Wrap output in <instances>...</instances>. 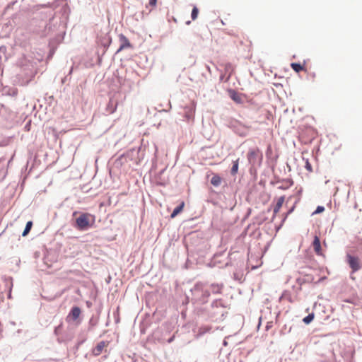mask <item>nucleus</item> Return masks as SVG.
<instances>
[{
    "instance_id": "10",
    "label": "nucleus",
    "mask_w": 362,
    "mask_h": 362,
    "mask_svg": "<svg viewBox=\"0 0 362 362\" xmlns=\"http://www.w3.org/2000/svg\"><path fill=\"white\" fill-rule=\"evenodd\" d=\"M81 315V309L78 307H74L69 317H71L73 320H76Z\"/></svg>"
},
{
    "instance_id": "2",
    "label": "nucleus",
    "mask_w": 362,
    "mask_h": 362,
    "mask_svg": "<svg viewBox=\"0 0 362 362\" xmlns=\"http://www.w3.org/2000/svg\"><path fill=\"white\" fill-rule=\"evenodd\" d=\"M196 110V104L193 102L189 105L184 107V117L188 122H193L194 119V114Z\"/></svg>"
},
{
    "instance_id": "19",
    "label": "nucleus",
    "mask_w": 362,
    "mask_h": 362,
    "mask_svg": "<svg viewBox=\"0 0 362 362\" xmlns=\"http://www.w3.org/2000/svg\"><path fill=\"white\" fill-rule=\"evenodd\" d=\"M325 210V208L323 206H317V209L315 210V214H319Z\"/></svg>"
},
{
    "instance_id": "15",
    "label": "nucleus",
    "mask_w": 362,
    "mask_h": 362,
    "mask_svg": "<svg viewBox=\"0 0 362 362\" xmlns=\"http://www.w3.org/2000/svg\"><path fill=\"white\" fill-rule=\"evenodd\" d=\"M32 226H33L32 221H30L27 222L25 228L23 232L22 235L26 236L29 233L30 230H31Z\"/></svg>"
},
{
    "instance_id": "6",
    "label": "nucleus",
    "mask_w": 362,
    "mask_h": 362,
    "mask_svg": "<svg viewBox=\"0 0 362 362\" xmlns=\"http://www.w3.org/2000/svg\"><path fill=\"white\" fill-rule=\"evenodd\" d=\"M313 247L315 252L320 256H324V254L322 252V250L321 247V243L320 238L315 235L313 242Z\"/></svg>"
},
{
    "instance_id": "7",
    "label": "nucleus",
    "mask_w": 362,
    "mask_h": 362,
    "mask_svg": "<svg viewBox=\"0 0 362 362\" xmlns=\"http://www.w3.org/2000/svg\"><path fill=\"white\" fill-rule=\"evenodd\" d=\"M259 151L258 149H252L247 153V159L250 163L255 165L257 162V158Z\"/></svg>"
},
{
    "instance_id": "1",
    "label": "nucleus",
    "mask_w": 362,
    "mask_h": 362,
    "mask_svg": "<svg viewBox=\"0 0 362 362\" xmlns=\"http://www.w3.org/2000/svg\"><path fill=\"white\" fill-rule=\"evenodd\" d=\"M94 222V216L89 213H82L76 219L75 227L79 230H86Z\"/></svg>"
},
{
    "instance_id": "3",
    "label": "nucleus",
    "mask_w": 362,
    "mask_h": 362,
    "mask_svg": "<svg viewBox=\"0 0 362 362\" xmlns=\"http://www.w3.org/2000/svg\"><path fill=\"white\" fill-rule=\"evenodd\" d=\"M347 260L350 267L352 269V273L356 272V271L360 269L361 266L359 259L358 257L348 255Z\"/></svg>"
},
{
    "instance_id": "14",
    "label": "nucleus",
    "mask_w": 362,
    "mask_h": 362,
    "mask_svg": "<svg viewBox=\"0 0 362 362\" xmlns=\"http://www.w3.org/2000/svg\"><path fill=\"white\" fill-rule=\"evenodd\" d=\"M238 165H239V158L233 162V166L231 168V174L235 175L238 171Z\"/></svg>"
},
{
    "instance_id": "22",
    "label": "nucleus",
    "mask_w": 362,
    "mask_h": 362,
    "mask_svg": "<svg viewBox=\"0 0 362 362\" xmlns=\"http://www.w3.org/2000/svg\"><path fill=\"white\" fill-rule=\"evenodd\" d=\"M77 214L76 211L74 212L73 215L75 216Z\"/></svg>"
},
{
    "instance_id": "5",
    "label": "nucleus",
    "mask_w": 362,
    "mask_h": 362,
    "mask_svg": "<svg viewBox=\"0 0 362 362\" xmlns=\"http://www.w3.org/2000/svg\"><path fill=\"white\" fill-rule=\"evenodd\" d=\"M119 41H120V47L117 52H120L121 50L126 49V48H130L132 47V45L129 42V40L128 38L124 35L123 34H120L119 35Z\"/></svg>"
},
{
    "instance_id": "18",
    "label": "nucleus",
    "mask_w": 362,
    "mask_h": 362,
    "mask_svg": "<svg viewBox=\"0 0 362 362\" xmlns=\"http://www.w3.org/2000/svg\"><path fill=\"white\" fill-rule=\"evenodd\" d=\"M305 168L309 171V172H312V165L311 164L309 163L308 160H306L305 161Z\"/></svg>"
},
{
    "instance_id": "21",
    "label": "nucleus",
    "mask_w": 362,
    "mask_h": 362,
    "mask_svg": "<svg viewBox=\"0 0 362 362\" xmlns=\"http://www.w3.org/2000/svg\"><path fill=\"white\" fill-rule=\"evenodd\" d=\"M172 341H173V338L170 339L168 341L171 342Z\"/></svg>"
},
{
    "instance_id": "17",
    "label": "nucleus",
    "mask_w": 362,
    "mask_h": 362,
    "mask_svg": "<svg viewBox=\"0 0 362 362\" xmlns=\"http://www.w3.org/2000/svg\"><path fill=\"white\" fill-rule=\"evenodd\" d=\"M198 13H199V10L198 8L194 6L192 11V14H191V16H192V19L193 21H194L195 19H197V16H198Z\"/></svg>"
},
{
    "instance_id": "23",
    "label": "nucleus",
    "mask_w": 362,
    "mask_h": 362,
    "mask_svg": "<svg viewBox=\"0 0 362 362\" xmlns=\"http://www.w3.org/2000/svg\"><path fill=\"white\" fill-rule=\"evenodd\" d=\"M351 278L352 279H354V280L355 279V278H354V276H351Z\"/></svg>"
},
{
    "instance_id": "8",
    "label": "nucleus",
    "mask_w": 362,
    "mask_h": 362,
    "mask_svg": "<svg viewBox=\"0 0 362 362\" xmlns=\"http://www.w3.org/2000/svg\"><path fill=\"white\" fill-rule=\"evenodd\" d=\"M107 344L108 343L105 341L99 342L93 351V354L95 356L100 355L102 353L104 348H105L107 346Z\"/></svg>"
},
{
    "instance_id": "20",
    "label": "nucleus",
    "mask_w": 362,
    "mask_h": 362,
    "mask_svg": "<svg viewBox=\"0 0 362 362\" xmlns=\"http://www.w3.org/2000/svg\"><path fill=\"white\" fill-rule=\"evenodd\" d=\"M156 2H157V0H149L148 4L151 6L154 7L156 5Z\"/></svg>"
},
{
    "instance_id": "13",
    "label": "nucleus",
    "mask_w": 362,
    "mask_h": 362,
    "mask_svg": "<svg viewBox=\"0 0 362 362\" xmlns=\"http://www.w3.org/2000/svg\"><path fill=\"white\" fill-rule=\"evenodd\" d=\"M291 66L297 73H299L300 71L305 69L304 66L298 63H291Z\"/></svg>"
},
{
    "instance_id": "16",
    "label": "nucleus",
    "mask_w": 362,
    "mask_h": 362,
    "mask_svg": "<svg viewBox=\"0 0 362 362\" xmlns=\"http://www.w3.org/2000/svg\"><path fill=\"white\" fill-rule=\"evenodd\" d=\"M314 317H315L314 313H310L308 316L304 317L303 321L305 324L308 325L313 320Z\"/></svg>"
},
{
    "instance_id": "9",
    "label": "nucleus",
    "mask_w": 362,
    "mask_h": 362,
    "mask_svg": "<svg viewBox=\"0 0 362 362\" xmlns=\"http://www.w3.org/2000/svg\"><path fill=\"white\" fill-rule=\"evenodd\" d=\"M285 201V197L284 196H281L280 197L278 200H277V202L274 208V216H273V218L276 216V215L279 213V211H280L284 202Z\"/></svg>"
},
{
    "instance_id": "4",
    "label": "nucleus",
    "mask_w": 362,
    "mask_h": 362,
    "mask_svg": "<svg viewBox=\"0 0 362 362\" xmlns=\"http://www.w3.org/2000/svg\"><path fill=\"white\" fill-rule=\"evenodd\" d=\"M230 98L236 103L241 104L243 103L242 95L236 92L233 89L228 90Z\"/></svg>"
},
{
    "instance_id": "11",
    "label": "nucleus",
    "mask_w": 362,
    "mask_h": 362,
    "mask_svg": "<svg viewBox=\"0 0 362 362\" xmlns=\"http://www.w3.org/2000/svg\"><path fill=\"white\" fill-rule=\"evenodd\" d=\"M185 206V202H182L179 206H177L173 210V213L170 215L171 218H175L177 215H178L182 210Z\"/></svg>"
},
{
    "instance_id": "12",
    "label": "nucleus",
    "mask_w": 362,
    "mask_h": 362,
    "mask_svg": "<svg viewBox=\"0 0 362 362\" xmlns=\"http://www.w3.org/2000/svg\"><path fill=\"white\" fill-rule=\"evenodd\" d=\"M211 183L212 185L215 187H218L221 183V178L218 175H214L212 178L211 179Z\"/></svg>"
}]
</instances>
